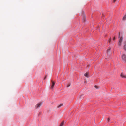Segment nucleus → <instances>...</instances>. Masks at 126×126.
Here are the masks:
<instances>
[{"instance_id":"f03ea898","label":"nucleus","mask_w":126,"mask_h":126,"mask_svg":"<svg viewBox=\"0 0 126 126\" xmlns=\"http://www.w3.org/2000/svg\"><path fill=\"white\" fill-rule=\"evenodd\" d=\"M122 59L124 61H126V56L125 54H123L122 56Z\"/></svg>"},{"instance_id":"a211bd4d","label":"nucleus","mask_w":126,"mask_h":126,"mask_svg":"<svg viewBox=\"0 0 126 126\" xmlns=\"http://www.w3.org/2000/svg\"><path fill=\"white\" fill-rule=\"evenodd\" d=\"M110 120V118H108L107 119V121L108 122L109 121V120Z\"/></svg>"},{"instance_id":"4468645a","label":"nucleus","mask_w":126,"mask_h":126,"mask_svg":"<svg viewBox=\"0 0 126 126\" xmlns=\"http://www.w3.org/2000/svg\"><path fill=\"white\" fill-rule=\"evenodd\" d=\"M111 40V38H110L109 40V43L110 42Z\"/></svg>"},{"instance_id":"423d86ee","label":"nucleus","mask_w":126,"mask_h":126,"mask_svg":"<svg viewBox=\"0 0 126 126\" xmlns=\"http://www.w3.org/2000/svg\"><path fill=\"white\" fill-rule=\"evenodd\" d=\"M126 20V14L124 16L123 18L122 19V20L123 21H125Z\"/></svg>"},{"instance_id":"6e6552de","label":"nucleus","mask_w":126,"mask_h":126,"mask_svg":"<svg viewBox=\"0 0 126 126\" xmlns=\"http://www.w3.org/2000/svg\"><path fill=\"white\" fill-rule=\"evenodd\" d=\"M124 49L125 50H126V42L125 43V45L124 46Z\"/></svg>"},{"instance_id":"f3484780","label":"nucleus","mask_w":126,"mask_h":126,"mask_svg":"<svg viewBox=\"0 0 126 126\" xmlns=\"http://www.w3.org/2000/svg\"><path fill=\"white\" fill-rule=\"evenodd\" d=\"M120 32H119V37H120Z\"/></svg>"},{"instance_id":"0eeeda50","label":"nucleus","mask_w":126,"mask_h":126,"mask_svg":"<svg viewBox=\"0 0 126 126\" xmlns=\"http://www.w3.org/2000/svg\"><path fill=\"white\" fill-rule=\"evenodd\" d=\"M82 20L83 21H85V15H83V17Z\"/></svg>"},{"instance_id":"9d476101","label":"nucleus","mask_w":126,"mask_h":126,"mask_svg":"<svg viewBox=\"0 0 126 126\" xmlns=\"http://www.w3.org/2000/svg\"><path fill=\"white\" fill-rule=\"evenodd\" d=\"M110 48H109L107 50V53H108L109 52H110Z\"/></svg>"},{"instance_id":"2eb2a0df","label":"nucleus","mask_w":126,"mask_h":126,"mask_svg":"<svg viewBox=\"0 0 126 126\" xmlns=\"http://www.w3.org/2000/svg\"><path fill=\"white\" fill-rule=\"evenodd\" d=\"M94 87H95V88L96 89H98V87L97 86H94Z\"/></svg>"},{"instance_id":"ddd939ff","label":"nucleus","mask_w":126,"mask_h":126,"mask_svg":"<svg viewBox=\"0 0 126 126\" xmlns=\"http://www.w3.org/2000/svg\"><path fill=\"white\" fill-rule=\"evenodd\" d=\"M62 105H63L62 104H61L60 105L58 106L57 107L58 108H59V107H61V106H62Z\"/></svg>"},{"instance_id":"20e7f679","label":"nucleus","mask_w":126,"mask_h":126,"mask_svg":"<svg viewBox=\"0 0 126 126\" xmlns=\"http://www.w3.org/2000/svg\"><path fill=\"white\" fill-rule=\"evenodd\" d=\"M89 73L88 72H87L86 73H85L84 74V76L87 77H89Z\"/></svg>"},{"instance_id":"f8f14e48","label":"nucleus","mask_w":126,"mask_h":126,"mask_svg":"<svg viewBox=\"0 0 126 126\" xmlns=\"http://www.w3.org/2000/svg\"><path fill=\"white\" fill-rule=\"evenodd\" d=\"M122 43V42H120L119 41V43H118V45L119 46H121V45Z\"/></svg>"},{"instance_id":"aec40b11","label":"nucleus","mask_w":126,"mask_h":126,"mask_svg":"<svg viewBox=\"0 0 126 126\" xmlns=\"http://www.w3.org/2000/svg\"><path fill=\"white\" fill-rule=\"evenodd\" d=\"M46 77H47V76H46L45 77V78H44V79H45L46 78Z\"/></svg>"},{"instance_id":"9b49d317","label":"nucleus","mask_w":126,"mask_h":126,"mask_svg":"<svg viewBox=\"0 0 126 126\" xmlns=\"http://www.w3.org/2000/svg\"><path fill=\"white\" fill-rule=\"evenodd\" d=\"M64 124V122L63 121L60 124V126H63Z\"/></svg>"},{"instance_id":"1a4fd4ad","label":"nucleus","mask_w":126,"mask_h":126,"mask_svg":"<svg viewBox=\"0 0 126 126\" xmlns=\"http://www.w3.org/2000/svg\"><path fill=\"white\" fill-rule=\"evenodd\" d=\"M123 37H120V38L119 41L122 42V41H123Z\"/></svg>"},{"instance_id":"f257e3e1","label":"nucleus","mask_w":126,"mask_h":126,"mask_svg":"<svg viewBox=\"0 0 126 126\" xmlns=\"http://www.w3.org/2000/svg\"><path fill=\"white\" fill-rule=\"evenodd\" d=\"M51 82H52V85L51 87V88L52 89L53 88L55 84V82L54 81H53L52 80H51Z\"/></svg>"},{"instance_id":"dca6fc26","label":"nucleus","mask_w":126,"mask_h":126,"mask_svg":"<svg viewBox=\"0 0 126 126\" xmlns=\"http://www.w3.org/2000/svg\"><path fill=\"white\" fill-rule=\"evenodd\" d=\"M70 84H69V85H68L67 86V87H69L70 86Z\"/></svg>"},{"instance_id":"412c9836","label":"nucleus","mask_w":126,"mask_h":126,"mask_svg":"<svg viewBox=\"0 0 126 126\" xmlns=\"http://www.w3.org/2000/svg\"><path fill=\"white\" fill-rule=\"evenodd\" d=\"M115 39V37H114V38H113V40H114Z\"/></svg>"},{"instance_id":"6ab92c4d","label":"nucleus","mask_w":126,"mask_h":126,"mask_svg":"<svg viewBox=\"0 0 126 126\" xmlns=\"http://www.w3.org/2000/svg\"><path fill=\"white\" fill-rule=\"evenodd\" d=\"M116 0H113V1L114 2H115Z\"/></svg>"},{"instance_id":"7ed1b4c3","label":"nucleus","mask_w":126,"mask_h":126,"mask_svg":"<svg viewBox=\"0 0 126 126\" xmlns=\"http://www.w3.org/2000/svg\"><path fill=\"white\" fill-rule=\"evenodd\" d=\"M42 104L41 103H39L37 104L35 106V107L36 108H38L40 107L41 105Z\"/></svg>"},{"instance_id":"39448f33","label":"nucleus","mask_w":126,"mask_h":126,"mask_svg":"<svg viewBox=\"0 0 126 126\" xmlns=\"http://www.w3.org/2000/svg\"><path fill=\"white\" fill-rule=\"evenodd\" d=\"M121 76L122 78H126V75H123L122 73L121 74Z\"/></svg>"}]
</instances>
